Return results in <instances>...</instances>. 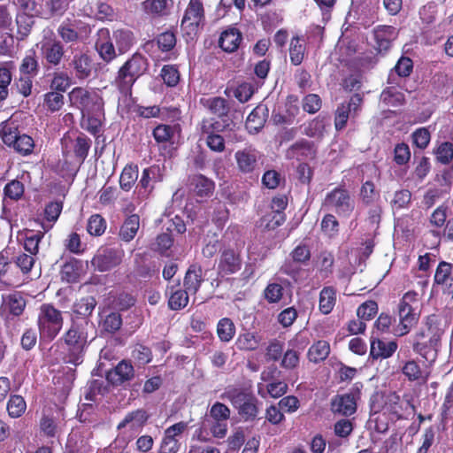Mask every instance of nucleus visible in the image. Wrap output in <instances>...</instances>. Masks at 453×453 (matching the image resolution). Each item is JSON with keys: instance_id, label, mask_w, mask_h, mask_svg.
<instances>
[{"instance_id": "f257e3e1", "label": "nucleus", "mask_w": 453, "mask_h": 453, "mask_svg": "<svg viewBox=\"0 0 453 453\" xmlns=\"http://www.w3.org/2000/svg\"><path fill=\"white\" fill-rule=\"evenodd\" d=\"M62 339L65 345L63 361L74 366L82 364L88 346V333L84 326L73 321Z\"/></svg>"}, {"instance_id": "f03ea898", "label": "nucleus", "mask_w": 453, "mask_h": 453, "mask_svg": "<svg viewBox=\"0 0 453 453\" xmlns=\"http://www.w3.org/2000/svg\"><path fill=\"white\" fill-rule=\"evenodd\" d=\"M220 398L228 401L245 422L254 421L260 412L258 399L244 388L229 386Z\"/></svg>"}, {"instance_id": "7ed1b4c3", "label": "nucleus", "mask_w": 453, "mask_h": 453, "mask_svg": "<svg viewBox=\"0 0 453 453\" xmlns=\"http://www.w3.org/2000/svg\"><path fill=\"white\" fill-rule=\"evenodd\" d=\"M147 58L140 53H134L119 69L114 84L123 95L131 93L135 81L148 70Z\"/></svg>"}, {"instance_id": "20e7f679", "label": "nucleus", "mask_w": 453, "mask_h": 453, "mask_svg": "<svg viewBox=\"0 0 453 453\" xmlns=\"http://www.w3.org/2000/svg\"><path fill=\"white\" fill-rule=\"evenodd\" d=\"M205 26V12L202 0H190L180 22V30L187 42L194 41Z\"/></svg>"}, {"instance_id": "39448f33", "label": "nucleus", "mask_w": 453, "mask_h": 453, "mask_svg": "<svg viewBox=\"0 0 453 453\" xmlns=\"http://www.w3.org/2000/svg\"><path fill=\"white\" fill-rule=\"evenodd\" d=\"M62 312L52 304L43 303L40 307L37 326L42 339L52 341L62 329Z\"/></svg>"}, {"instance_id": "423d86ee", "label": "nucleus", "mask_w": 453, "mask_h": 453, "mask_svg": "<svg viewBox=\"0 0 453 453\" xmlns=\"http://www.w3.org/2000/svg\"><path fill=\"white\" fill-rule=\"evenodd\" d=\"M71 104L81 110V116L96 113L103 109V99L96 92L74 88L69 94Z\"/></svg>"}, {"instance_id": "0eeeda50", "label": "nucleus", "mask_w": 453, "mask_h": 453, "mask_svg": "<svg viewBox=\"0 0 453 453\" xmlns=\"http://www.w3.org/2000/svg\"><path fill=\"white\" fill-rule=\"evenodd\" d=\"M123 256L124 251L121 249L105 248L95 255L92 265L99 272H106L119 265Z\"/></svg>"}, {"instance_id": "6e6552de", "label": "nucleus", "mask_w": 453, "mask_h": 453, "mask_svg": "<svg viewBox=\"0 0 453 453\" xmlns=\"http://www.w3.org/2000/svg\"><path fill=\"white\" fill-rule=\"evenodd\" d=\"M68 66L71 73L79 80H86L90 77L94 68L91 57L82 50L73 51Z\"/></svg>"}, {"instance_id": "1a4fd4ad", "label": "nucleus", "mask_w": 453, "mask_h": 453, "mask_svg": "<svg viewBox=\"0 0 453 453\" xmlns=\"http://www.w3.org/2000/svg\"><path fill=\"white\" fill-rule=\"evenodd\" d=\"M363 98L358 94L353 95L348 102L341 104L335 112L334 127L340 131L346 127L349 117H354L360 110Z\"/></svg>"}, {"instance_id": "9d476101", "label": "nucleus", "mask_w": 453, "mask_h": 453, "mask_svg": "<svg viewBox=\"0 0 453 453\" xmlns=\"http://www.w3.org/2000/svg\"><path fill=\"white\" fill-rule=\"evenodd\" d=\"M325 204L343 215H349L354 209V202L349 192L342 188H334L328 193L325 199Z\"/></svg>"}, {"instance_id": "9b49d317", "label": "nucleus", "mask_w": 453, "mask_h": 453, "mask_svg": "<svg viewBox=\"0 0 453 453\" xmlns=\"http://www.w3.org/2000/svg\"><path fill=\"white\" fill-rule=\"evenodd\" d=\"M134 377V369L127 360H122L106 372L107 381L113 387H123Z\"/></svg>"}, {"instance_id": "f8f14e48", "label": "nucleus", "mask_w": 453, "mask_h": 453, "mask_svg": "<svg viewBox=\"0 0 453 453\" xmlns=\"http://www.w3.org/2000/svg\"><path fill=\"white\" fill-rule=\"evenodd\" d=\"M408 294H406L401 300L398 305V315L400 324L396 330L398 335H404L408 334L411 328L418 322V313L407 303Z\"/></svg>"}, {"instance_id": "ddd939ff", "label": "nucleus", "mask_w": 453, "mask_h": 453, "mask_svg": "<svg viewBox=\"0 0 453 453\" xmlns=\"http://www.w3.org/2000/svg\"><path fill=\"white\" fill-rule=\"evenodd\" d=\"M357 393L349 392L336 395L331 400V410L334 413L351 416L357 411Z\"/></svg>"}, {"instance_id": "4468645a", "label": "nucleus", "mask_w": 453, "mask_h": 453, "mask_svg": "<svg viewBox=\"0 0 453 453\" xmlns=\"http://www.w3.org/2000/svg\"><path fill=\"white\" fill-rule=\"evenodd\" d=\"M42 56L50 66H58L65 56V50L62 42L52 40L42 45Z\"/></svg>"}, {"instance_id": "2eb2a0df", "label": "nucleus", "mask_w": 453, "mask_h": 453, "mask_svg": "<svg viewBox=\"0 0 453 453\" xmlns=\"http://www.w3.org/2000/svg\"><path fill=\"white\" fill-rule=\"evenodd\" d=\"M242 260L240 256L233 250L222 251L218 265V273L221 276L234 274L241 269Z\"/></svg>"}, {"instance_id": "dca6fc26", "label": "nucleus", "mask_w": 453, "mask_h": 453, "mask_svg": "<svg viewBox=\"0 0 453 453\" xmlns=\"http://www.w3.org/2000/svg\"><path fill=\"white\" fill-rule=\"evenodd\" d=\"M268 117L269 107L266 104H259L248 116L246 128L250 133H258L265 127Z\"/></svg>"}, {"instance_id": "f3484780", "label": "nucleus", "mask_w": 453, "mask_h": 453, "mask_svg": "<svg viewBox=\"0 0 453 453\" xmlns=\"http://www.w3.org/2000/svg\"><path fill=\"white\" fill-rule=\"evenodd\" d=\"M434 286L441 288L442 293L451 291L453 288V265L450 263L441 261L439 263L434 278Z\"/></svg>"}, {"instance_id": "a211bd4d", "label": "nucleus", "mask_w": 453, "mask_h": 453, "mask_svg": "<svg viewBox=\"0 0 453 453\" xmlns=\"http://www.w3.org/2000/svg\"><path fill=\"white\" fill-rule=\"evenodd\" d=\"M443 320L444 318L442 315L435 313L428 315L426 318L425 326L430 334L429 343L433 348L437 347L441 341V337L444 333Z\"/></svg>"}, {"instance_id": "6ab92c4d", "label": "nucleus", "mask_w": 453, "mask_h": 453, "mask_svg": "<svg viewBox=\"0 0 453 453\" xmlns=\"http://www.w3.org/2000/svg\"><path fill=\"white\" fill-rule=\"evenodd\" d=\"M234 157L238 169L243 173H252L257 165L258 152L254 149L238 150Z\"/></svg>"}, {"instance_id": "aec40b11", "label": "nucleus", "mask_w": 453, "mask_h": 453, "mask_svg": "<svg viewBox=\"0 0 453 453\" xmlns=\"http://www.w3.org/2000/svg\"><path fill=\"white\" fill-rule=\"evenodd\" d=\"M220 120L203 119L201 125L202 134H219L224 132H232L237 128V124L229 117L219 118Z\"/></svg>"}, {"instance_id": "412c9836", "label": "nucleus", "mask_w": 453, "mask_h": 453, "mask_svg": "<svg viewBox=\"0 0 453 453\" xmlns=\"http://www.w3.org/2000/svg\"><path fill=\"white\" fill-rule=\"evenodd\" d=\"M159 172L160 169L157 165L145 168L142 171L141 180L137 185L140 196L142 197H147L149 196L154 188V183L159 180Z\"/></svg>"}, {"instance_id": "4be33fe9", "label": "nucleus", "mask_w": 453, "mask_h": 453, "mask_svg": "<svg viewBox=\"0 0 453 453\" xmlns=\"http://www.w3.org/2000/svg\"><path fill=\"white\" fill-rule=\"evenodd\" d=\"M190 188L199 198L209 197L213 193L214 182L202 174L195 175L190 179Z\"/></svg>"}, {"instance_id": "5701e85b", "label": "nucleus", "mask_w": 453, "mask_h": 453, "mask_svg": "<svg viewBox=\"0 0 453 453\" xmlns=\"http://www.w3.org/2000/svg\"><path fill=\"white\" fill-rule=\"evenodd\" d=\"M180 281L176 285L168 286L166 293L169 294L168 306L173 311H179L185 308L188 303V292L180 289Z\"/></svg>"}, {"instance_id": "b1692460", "label": "nucleus", "mask_w": 453, "mask_h": 453, "mask_svg": "<svg viewBox=\"0 0 453 453\" xmlns=\"http://www.w3.org/2000/svg\"><path fill=\"white\" fill-rule=\"evenodd\" d=\"M242 37L241 32L234 27L227 28L221 33L219 46L226 52H234L241 43Z\"/></svg>"}, {"instance_id": "393cba45", "label": "nucleus", "mask_w": 453, "mask_h": 453, "mask_svg": "<svg viewBox=\"0 0 453 453\" xmlns=\"http://www.w3.org/2000/svg\"><path fill=\"white\" fill-rule=\"evenodd\" d=\"M69 142L74 157L80 163H83L91 147V140L83 133H80L74 138H69Z\"/></svg>"}, {"instance_id": "a878e982", "label": "nucleus", "mask_w": 453, "mask_h": 453, "mask_svg": "<svg viewBox=\"0 0 453 453\" xmlns=\"http://www.w3.org/2000/svg\"><path fill=\"white\" fill-rule=\"evenodd\" d=\"M200 103L210 111L211 113L218 116L219 118L228 117L230 110L227 100L220 96L211 98H202Z\"/></svg>"}, {"instance_id": "bb28decb", "label": "nucleus", "mask_w": 453, "mask_h": 453, "mask_svg": "<svg viewBox=\"0 0 453 453\" xmlns=\"http://www.w3.org/2000/svg\"><path fill=\"white\" fill-rule=\"evenodd\" d=\"M397 349V343L394 341L385 342L381 340L371 342L370 357L373 359L388 358L391 357Z\"/></svg>"}, {"instance_id": "cd10ccee", "label": "nucleus", "mask_w": 453, "mask_h": 453, "mask_svg": "<svg viewBox=\"0 0 453 453\" xmlns=\"http://www.w3.org/2000/svg\"><path fill=\"white\" fill-rule=\"evenodd\" d=\"M148 418L149 415L145 410H135L125 416L124 419L118 425L117 429L120 430L128 425L133 430L142 428L148 421Z\"/></svg>"}, {"instance_id": "c85d7f7f", "label": "nucleus", "mask_w": 453, "mask_h": 453, "mask_svg": "<svg viewBox=\"0 0 453 453\" xmlns=\"http://www.w3.org/2000/svg\"><path fill=\"white\" fill-rule=\"evenodd\" d=\"M202 281V268L196 265H190L184 278L185 290L189 294H196L198 291Z\"/></svg>"}, {"instance_id": "c756f323", "label": "nucleus", "mask_w": 453, "mask_h": 453, "mask_svg": "<svg viewBox=\"0 0 453 453\" xmlns=\"http://www.w3.org/2000/svg\"><path fill=\"white\" fill-rule=\"evenodd\" d=\"M140 227V217L137 214L128 216L119 230V237L125 242L133 240Z\"/></svg>"}, {"instance_id": "7c9ffc66", "label": "nucleus", "mask_w": 453, "mask_h": 453, "mask_svg": "<svg viewBox=\"0 0 453 453\" xmlns=\"http://www.w3.org/2000/svg\"><path fill=\"white\" fill-rule=\"evenodd\" d=\"M81 273V262L75 258L66 261L61 267V279L68 283L78 281Z\"/></svg>"}, {"instance_id": "2f4dec72", "label": "nucleus", "mask_w": 453, "mask_h": 453, "mask_svg": "<svg viewBox=\"0 0 453 453\" xmlns=\"http://www.w3.org/2000/svg\"><path fill=\"white\" fill-rule=\"evenodd\" d=\"M336 291L333 287H325L319 293V311L326 315L329 314L335 305Z\"/></svg>"}, {"instance_id": "473e14b6", "label": "nucleus", "mask_w": 453, "mask_h": 453, "mask_svg": "<svg viewBox=\"0 0 453 453\" xmlns=\"http://www.w3.org/2000/svg\"><path fill=\"white\" fill-rule=\"evenodd\" d=\"M330 353V345L326 341L319 340L312 344L308 350L311 362L319 363L325 360Z\"/></svg>"}, {"instance_id": "72a5a7b5", "label": "nucleus", "mask_w": 453, "mask_h": 453, "mask_svg": "<svg viewBox=\"0 0 453 453\" xmlns=\"http://www.w3.org/2000/svg\"><path fill=\"white\" fill-rule=\"evenodd\" d=\"M329 119L319 116L311 120L304 129V134L309 137L321 138L326 132V127L330 125Z\"/></svg>"}, {"instance_id": "f704fd0d", "label": "nucleus", "mask_w": 453, "mask_h": 453, "mask_svg": "<svg viewBox=\"0 0 453 453\" xmlns=\"http://www.w3.org/2000/svg\"><path fill=\"white\" fill-rule=\"evenodd\" d=\"M393 30L392 27H380L374 30V39L380 52L387 51L391 47Z\"/></svg>"}, {"instance_id": "c9c22d12", "label": "nucleus", "mask_w": 453, "mask_h": 453, "mask_svg": "<svg viewBox=\"0 0 453 453\" xmlns=\"http://www.w3.org/2000/svg\"><path fill=\"white\" fill-rule=\"evenodd\" d=\"M173 4V0H146L143 2L146 12L158 16L167 14Z\"/></svg>"}, {"instance_id": "e433bc0d", "label": "nucleus", "mask_w": 453, "mask_h": 453, "mask_svg": "<svg viewBox=\"0 0 453 453\" xmlns=\"http://www.w3.org/2000/svg\"><path fill=\"white\" fill-rule=\"evenodd\" d=\"M112 40L115 42L119 52L123 54L133 45V33L127 29H118L113 32Z\"/></svg>"}, {"instance_id": "4c0bfd02", "label": "nucleus", "mask_w": 453, "mask_h": 453, "mask_svg": "<svg viewBox=\"0 0 453 453\" xmlns=\"http://www.w3.org/2000/svg\"><path fill=\"white\" fill-rule=\"evenodd\" d=\"M380 98L383 104L389 106H398L404 102V95L395 87L386 88L381 92Z\"/></svg>"}, {"instance_id": "58836bf2", "label": "nucleus", "mask_w": 453, "mask_h": 453, "mask_svg": "<svg viewBox=\"0 0 453 453\" xmlns=\"http://www.w3.org/2000/svg\"><path fill=\"white\" fill-rule=\"evenodd\" d=\"M217 334L221 342H230L235 334V326L232 319H221L217 325Z\"/></svg>"}, {"instance_id": "ea45409f", "label": "nucleus", "mask_w": 453, "mask_h": 453, "mask_svg": "<svg viewBox=\"0 0 453 453\" xmlns=\"http://www.w3.org/2000/svg\"><path fill=\"white\" fill-rule=\"evenodd\" d=\"M16 24L18 35L20 36V39L23 40L29 35L35 24L34 16L27 12L18 13L16 17Z\"/></svg>"}, {"instance_id": "a19ab883", "label": "nucleus", "mask_w": 453, "mask_h": 453, "mask_svg": "<svg viewBox=\"0 0 453 453\" xmlns=\"http://www.w3.org/2000/svg\"><path fill=\"white\" fill-rule=\"evenodd\" d=\"M288 153L292 157H309L314 154L312 143L302 139L295 142L288 149Z\"/></svg>"}, {"instance_id": "79ce46f5", "label": "nucleus", "mask_w": 453, "mask_h": 453, "mask_svg": "<svg viewBox=\"0 0 453 453\" xmlns=\"http://www.w3.org/2000/svg\"><path fill=\"white\" fill-rule=\"evenodd\" d=\"M27 409V403L24 398L19 395H11L7 403V411L10 417L13 418H19Z\"/></svg>"}, {"instance_id": "37998d69", "label": "nucleus", "mask_w": 453, "mask_h": 453, "mask_svg": "<svg viewBox=\"0 0 453 453\" xmlns=\"http://www.w3.org/2000/svg\"><path fill=\"white\" fill-rule=\"evenodd\" d=\"M96 301L93 296H86L77 301L73 307V311L82 317H88L92 314Z\"/></svg>"}, {"instance_id": "c03bdc74", "label": "nucleus", "mask_w": 453, "mask_h": 453, "mask_svg": "<svg viewBox=\"0 0 453 453\" xmlns=\"http://www.w3.org/2000/svg\"><path fill=\"white\" fill-rule=\"evenodd\" d=\"M179 129L177 125H158L153 130V136L157 142H171L175 132Z\"/></svg>"}, {"instance_id": "a18cd8bd", "label": "nucleus", "mask_w": 453, "mask_h": 453, "mask_svg": "<svg viewBox=\"0 0 453 453\" xmlns=\"http://www.w3.org/2000/svg\"><path fill=\"white\" fill-rule=\"evenodd\" d=\"M138 179V169L136 166H126L119 178V185L122 189L128 191Z\"/></svg>"}, {"instance_id": "49530a36", "label": "nucleus", "mask_w": 453, "mask_h": 453, "mask_svg": "<svg viewBox=\"0 0 453 453\" xmlns=\"http://www.w3.org/2000/svg\"><path fill=\"white\" fill-rule=\"evenodd\" d=\"M284 221V213L270 211L262 217L260 226L267 230H273L282 225Z\"/></svg>"}, {"instance_id": "de8ad7c7", "label": "nucleus", "mask_w": 453, "mask_h": 453, "mask_svg": "<svg viewBox=\"0 0 453 453\" xmlns=\"http://www.w3.org/2000/svg\"><path fill=\"white\" fill-rule=\"evenodd\" d=\"M70 78L65 72H56L50 82V88L54 92L63 93L70 87Z\"/></svg>"}, {"instance_id": "09e8293b", "label": "nucleus", "mask_w": 453, "mask_h": 453, "mask_svg": "<svg viewBox=\"0 0 453 453\" xmlns=\"http://www.w3.org/2000/svg\"><path fill=\"white\" fill-rule=\"evenodd\" d=\"M436 159L442 165H449L453 159V143L444 142L434 150Z\"/></svg>"}, {"instance_id": "8fccbe9b", "label": "nucleus", "mask_w": 453, "mask_h": 453, "mask_svg": "<svg viewBox=\"0 0 453 453\" xmlns=\"http://www.w3.org/2000/svg\"><path fill=\"white\" fill-rule=\"evenodd\" d=\"M106 229V222L104 219L99 215H92L88 222L87 230L91 235H102Z\"/></svg>"}, {"instance_id": "3c124183", "label": "nucleus", "mask_w": 453, "mask_h": 453, "mask_svg": "<svg viewBox=\"0 0 453 453\" xmlns=\"http://www.w3.org/2000/svg\"><path fill=\"white\" fill-rule=\"evenodd\" d=\"M0 134L4 143L9 147H13L19 135L17 127L7 123L1 124Z\"/></svg>"}, {"instance_id": "603ef678", "label": "nucleus", "mask_w": 453, "mask_h": 453, "mask_svg": "<svg viewBox=\"0 0 453 453\" xmlns=\"http://www.w3.org/2000/svg\"><path fill=\"white\" fill-rule=\"evenodd\" d=\"M304 47L300 42L299 37H294L291 40L289 47L290 61L293 65H298L303 59Z\"/></svg>"}, {"instance_id": "864d4df0", "label": "nucleus", "mask_w": 453, "mask_h": 453, "mask_svg": "<svg viewBox=\"0 0 453 453\" xmlns=\"http://www.w3.org/2000/svg\"><path fill=\"white\" fill-rule=\"evenodd\" d=\"M96 48L102 59L107 63L114 59L117 56L114 45L110 41H98L96 43Z\"/></svg>"}, {"instance_id": "5fc2aeb1", "label": "nucleus", "mask_w": 453, "mask_h": 453, "mask_svg": "<svg viewBox=\"0 0 453 453\" xmlns=\"http://www.w3.org/2000/svg\"><path fill=\"white\" fill-rule=\"evenodd\" d=\"M22 75L35 76L39 71V63L34 56H26L19 66Z\"/></svg>"}, {"instance_id": "6e6d98bb", "label": "nucleus", "mask_w": 453, "mask_h": 453, "mask_svg": "<svg viewBox=\"0 0 453 453\" xmlns=\"http://www.w3.org/2000/svg\"><path fill=\"white\" fill-rule=\"evenodd\" d=\"M379 196L372 181H365L360 188V198L365 205L372 203Z\"/></svg>"}, {"instance_id": "4d7b16f0", "label": "nucleus", "mask_w": 453, "mask_h": 453, "mask_svg": "<svg viewBox=\"0 0 453 453\" xmlns=\"http://www.w3.org/2000/svg\"><path fill=\"white\" fill-rule=\"evenodd\" d=\"M236 345L243 350H254L258 347V341L253 333L246 332L240 334Z\"/></svg>"}, {"instance_id": "13d9d810", "label": "nucleus", "mask_w": 453, "mask_h": 453, "mask_svg": "<svg viewBox=\"0 0 453 453\" xmlns=\"http://www.w3.org/2000/svg\"><path fill=\"white\" fill-rule=\"evenodd\" d=\"M58 35L65 43H73L79 40V33L70 24L62 23L58 27Z\"/></svg>"}, {"instance_id": "bf43d9fd", "label": "nucleus", "mask_w": 453, "mask_h": 453, "mask_svg": "<svg viewBox=\"0 0 453 453\" xmlns=\"http://www.w3.org/2000/svg\"><path fill=\"white\" fill-rule=\"evenodd\" d=\"M230 409L224 403L216 402L210 410V417L214 421L226 422L230 418Z\"/></svg>"}, {"instance_id": "052dcab7", "label": "nucleus", "mask_w": 453, "mask_h": 453, "mask_svg": "<svg viewBox=\"0 0 453 453\" xmlns=\"http://www.w3.org/2000/svg\"><path fill=\"white\" fill-rule=\"evenodd\" d=\"M377 311V303L375 301L369 300L365 302L358 307L357 314V317L362 320H370L374 317Z\"/></svg>"}, {"instance_id": "680f3d73", "label": "nucleus", "mask_w": 453, "mask_h": 453, "mask_svg": "<svg viewBox=\"0 0 453 453\" xmlns=\"http://www.w3.org/2000/svg\"><path fill=\"white\" fill-rule=\"evenodd\" d=\"M158 48L162 51H170L176 45V36L172 31H165L157 38Z\"/></svg>"}, {"instance_id": "e2e57ef3", "label": "nucleus", "mask_w": 453, "mask_h": 453, "mask_svg": "<svg viewBox=\"0 0 453 453\" xmlns=\"http://www.w3.org/2000/svg\"><path fill=\"white\" fill-rule=\"evenodd\" d=\"M44 104L50 111H57L64 105V96L58 92H49L44 96Z\"/></svg>"}, {"instance_id": "0e129e2a", "label": "nucleus", "mask_w": 453, "mask_h": 453, "mask_svg": "<svg viewBox=\"0 0 453 453\" xmlns=\"http://www.w3.org/2000/svg\"><path fill=\"white\" fill-rule=\"evenodd\" d=\"M121 325L122 319L120 314L118 312H111L105 317L103 322V328L105 332L113 334L120 328Z\"/></svg>"}, {"instance_id": "69168bd1", "label": "nucleus", "mask_w": 453, "mask_h": 453, "mask_svg": "<svg viewBox=\"0 0 453 453\" xmlns=\"http://www.w3.org/2000/svg\"><path fill=\"white\" fill-rule=\"evenodd\" d=\"M161 76L168 87L176 86L180 81L179 71L173 65H165L161 70Z\"/></svg>"}, {"instance_id": "338daca9", "label": "nucleus", "mask_w": 453, "mask_h": 453, "mask_svg": "<svg viewBox=\"0 0 453 453\" xmlns=\"http://www.w3.org/2000/svg\"><path fill=\"white\" fill-rule=\"evenodd\" d=\"M12 148L22 155H28L33 150L34 141L27 134H19Z\"/></svg>"}, {"instance_id": "774afa93", "label": "nucleus", "mask_w": 453, "mask_h": 453, "mask_svg": "<svg viewBox=\"0 0 453 453\" xmlns=\"http://www.w3.org/2000/svg\"><path fill=\"white\" fill-rule=\"evenodd\" d=\"M412 140H413V143L418 148L424 150L428 146V144L430 142V140H431L430 132L426 127L418 128L412 134Z\"/></svg>"}]
</instances>
